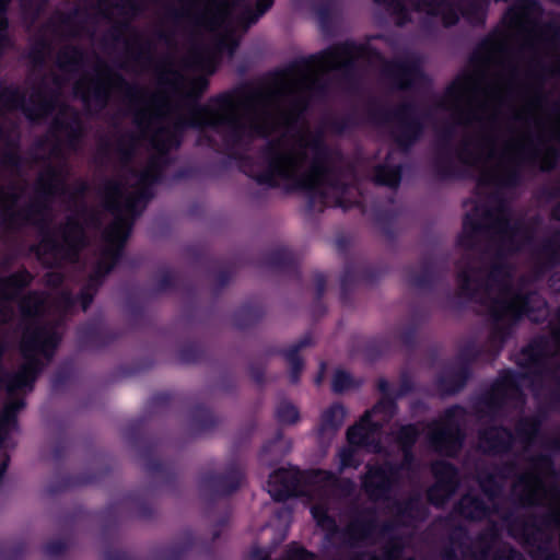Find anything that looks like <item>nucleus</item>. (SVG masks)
I'll use <instances>...</instances> for the list:
<instances>
[{
  "mask_svg": "<svg viewBox=\"0 0 560 560\" xmlns=\"http://www.w3.org/2000/svg\"><path fill=\"white\" fill-rule=\"evenodd\" d=\"M58 63L68 80L82 74L73 90L89 110L103 108L112 93L130 96L138 129L153 151L140 171L135 170L130 156H126L122 178L109 182L105 187V203L113 222L104 231L94 273L81 292L82 310L92 302L98 279L119 259L133 219L152 197V186L166 163L165 153L179 145L185 128H208L226 142L276 132L279 137L269 144L266 165L253 176L265 184L285 180L295 187L313 189L325 205L348 209L358 202V189L346 187L340 177L328 170L327 151L320 136L298 121L311 93L322 89L331 72L350 73L365 66H382L385 74L401 89L423 79L419 63L413 59L385 63L369 45L343 43L290 66L269 86L250 92H225L198 106L196 101L208 85L205 75L187 78L179 72H170L161 77L163 86L149 94L142 90L133 91L101 60H96L91 73H85L82 52L77 48H66Z\"/></svg>",
  "mask_w": 560,
  "mask_h": 560,
  "instance_id": "f257e3e1",
  "label": "nucleus"
},
{
  "mask_svg": "<svg viewBox=\"0 0 560 560\" xmlns=\"http://www.w3.org/2000/svg\"><path fill=\"white\" fill-rule=\"evenodd\" d=\"M524 46L525 2L518 1L482 43L480 68L457 77L439 104L454 122L478 127L457 150L458 161L477 182L459 240L466 248L485 243L489 253L508 254L524 244L522 222L495 194L514 186L523 173L525 88L518 55Z\"/></svg>",
  "mask_w": 560,
  "mask_h": 560,
  "instance_id": "f03ea898",
  "label": "nucleus"
},
{
  "mask_svg": "<svg viewBox=\"0 0 560 560\" xmlns=\"http://www.w3.org/2000/svg\"><path fill=\"white\" fill-rule=\"evenodd\" d=\"M0 108L5 110L21 109L31 120H37L52 114L56 117L51 127L55 139L49 162L40 173L34 196L26 203V190L14 185L0 190V209L3 222L9 228L24 224L44 229L50 219V203L67 195L68 167L66 156L78 148L83 132L81 117L78 112L60 103L55 95H46L40 90L33 92L28 101L18 89H4L0 94Z\"/></svg>",
  "mask_w": 560,
  "mask_h": 560,
  "instance_id": "7ed1b4c3",
  "label": "nucleus"
},
{
  "mask_svg": "<svg viewBox=\"0 0 560 560\" xmlns=\"http://www.w3.org/2000/svg\"><path fill=\"white\" fill-rule=\"evenodd\" d=\"M73 304L72 294L63 289L54 292L51 296L45 298L34 293L19 302L25 319L45 314L51 318L33 319L23 334L21 348L25 362L16 373L8 376L5 381V387L10 395L24 388L32 389L37 373L43 365L40 359L48 361L60 340L58 323Z\"/></svg>",
  "mask_w": 560,
  "mask_h": 560,
  "instance_id": "20e7f679",
  "label": "nucleus"
},
{
  "mask_svg": "<svg viewBox=\"0 0 560 560\" xmlns=\"http://www.w3.org/2000/svg\"><path fill=\"white\" fill-rule=\"evenodd\" d=\"M458 281L462 292L480 302L493 320L494 340H503L521 318L525 298L515 288L510 270L494 266L490 271L475 270L469 264L460 267Z\"/></svg>",
  "mask_w": 560,
  "mask_h": 560,
  "instance_id": "39448f33",
  "label": "nucleus"
},
{
  "mask_svg": "<svg viewBox=\"0 0 560 560\" xmlns=\"http://www.w3.org/2000/svg\"><path fill=\"white\" fill-rule=\"evenodd\" d=\"M267 487L270 495L279 501L298 494L316 500L311 508L314 520L324 530L334 533L337 525L327 513V502L349 494L354 485L351 481H339L334 474L325 470H313L302 476L295 470L280 469L270 475Z\"/></svg>",
  "mask_w": 560,
  "mask_h": 560,
  "instance_id": "423d86ee",
  "label": "nucleus"
},
{
  "mask_svg": "<svg viewBox=\"0 0 560 560\" xmlns=\"http://www.w3.org/2000/svg\"><path fill=\"white\" fill-rule=\"evenodd\" d=\"M396 410L393 400L384 398L377 405L364 413L361 420L348 429V445L338 454V468L343 471L347 468H358L362 460V447L374 453L383 452L381 429L394 416Z\"/></svg>",
  "mask_w": 560,
  "mask_h": 560,
  "instance_id": "0eeeda50",
  "label": "nucleus"
},
{
  "mask_svg": "<svg viewBox=\"0 0 560 560\" xmlns=\"http://www.w3.org/2000/svg\"><path fill=\"white\" fill-rule=\"evenodd\" d=\"M378 3L387 5L395 16L396 23L402 25L412 21L413 14L428 23H441L443 26L454 25L459 13L466 16L470 22H480L483 10L480 3L474 2L470 10H459L448 0H419L408 2L407 0H375Z\"/></svg>",
  "mask_w": 560,
  "mask_h": 560,
  "instance_id": "6e6552de",
  "label": "nucleus"
},
{
  "mask_svg": "<svg viewBox=\"0 0 560 560\" xmlns=\"http://www.w3.org/2000/svg\"><path fill=\"white\" fill-rule=\"evenodd\" d=\"M418 434L419 430L415 425H404L397 432L395 440L404 454V463L400 467H393L387 463L383 466H368V472L363 478V487L373 500L387 499L402 475L405 472L409 474L412 459L410 448Z\"/></svg>",
  "mask_w": 560,
  "mask_h": 560,
  "instance_id": "1a4fd4ad",
  "label": "nucleus"
},
{
  "mask_svg": "<svg viewBox=\"0 0 560 560\" xmlns=\"http://www.w3.org/2000/svg\"><path fill=\"white\" fill-rule=\"evenodd\" d=\"M85 232L77 219H69L57 238L45 237L38 247L44 264L60 265L78 259L79 249L84 245Z\"/></svg>",
  "mask_w": 560,
  "mask_h": 560,
  "instance_id": "9d476101",
  "label": "nucleus"
},
{
  "mask_svg": "<svg viewBox=\"0 0 560 560\" xmlns=\"http://www.w3.org/2000/svg\"><path fill=\"white\" fill-rule=\"evenodd\" d=\"M465 410L455 406L445 411L443 417L428 427L431 446L439 453L453 456L462 446L460 424Z\"/></svg>",
  "mask_w": 560,
  "mask_h": 560,
  "instance_id": "9b49d317",
  "label": "nucleus"
},
{
  "mask_svg": "<svg viewBox=\"0 0 560 560\" xmlns=\"http://www.w3.org/2000/svg\"><path fill=\"white\" fill-rule=\"evenodd\" d=\"M432 471L436 478L435 485L429 490V500L435 505H442L457 487V472L444 460L433 464Z\"/></svg>",
  "mask_w": 560,
  "mask_h": 560,
  "instance_id": "f8f14e48",
  "label": "nucleus"
},
{
  "mask_svg": "<svg viewBox=\"0 0 560 560\" xmlns=\"http://www.w3.org/2000/svg\"><path fill=\"white\" fill-rule=\"evenodd\" d=\"M396 141L407 147L421 132L423 119L413 105H404L395 113Z\"/></svg>",
  "mask_w": 560,
  "mask_h": 560,
  "instance_id": "ddd939ff",
  "label": "nucleus"
},
{
  "mask_svg": "<svg viewBox=\"0 0 560 560\" xmlns=\"http://www.w3.org/2000/svg\"><path fill=\"white\" fill-rule=\"evenodd\" d=\"M233 9L229 0H208L197 22L210 31H219L230 21Z\"/></svg>",
  "mask_w": 560,
  "mask_h": 560,
  "instance_id": "4468645a",
  "label": "nucleus"
},
{
  "mask_svg": "<svg viewBox=\"0 0 560 560\" xmlns=\"http://www.w3.org/2000/svg\"><path fill=\"white\" fill-rule=\"evenodd\" d=\"M514 436L503 428H490L479 438V447L488 453H504L513 447Z\"/></svg>",
  "mask_w": 560,
  "mask_h": 560,
  "instance_id": "2eb2a0df",
  "label": "nucleus"
},
{
  "mask_svg": "<svg viewBox=\"0 0 560 560\" xmlns=\"http://www.w3.org/2000/svg\"><path fill=\"white\" fill-rule=\"evenodd\" d=\"M517 394L515 376L509 373L495 382L489 397H487V404L491 410H494L514 399Z\"/></svg>",
  "mask_w": 560,
  "mask_h": 560,
  "instance_id": "dca6fc26",
  "label": "nucleus"
},
{
  "mask_svg": "<svg viewBox=\"0 0 560 560\" xmlns=\"http://www.w3.org/2000/svg\"><path fill=\"white\" fill-rule=\"evenodd\" d=\"M346 410L341 405H332L325 410L320 418L318 434L322 439H330L342 425Z\"/></svg>",
  "mask_w": 560,
  "mask_h": 560,
  "instance_id": "f3484780",
  "label": "nucleus"
},
{
  "mask_svg": "<svg viewBox=\"0 0 560 560\" xmlns=\"http://www.w3.org/2000/svg\"><path fill=\"white\" fill-rule=\"evenodd\" d=\"M458 512L466 518L480 520L489 515L488 509L477 498L465 495L458 504Z\"/></svg>",
  "mask_w": 560,
  "mask_h": 560,
  "instance_id": "a211bd4d",
  "label": "nucleus"
},
{
  "mask_svg": "<svg viewBox=\"0 0 560 560\" xmlns=\"http://www.w3.org/2000/svg\"><path fill=\"white\" fill-rule=\"evenodd\" d=\"M377 530L374 522L358 518L348 526L347 534L350 540L362 541L374 537Z\"/></svg>",
  "mask_w": 560,
  "mask_h": 560,
  "instance_id": "6ab92c4d",
  "label": "nucleus"
},
{
  "mask_svg": "<svg viewBox=\"0 0 560 560\" xmlns=\"http://www.w3.org/2000/svg\"><path fill=\"white\" fill-rule=\"evenodd\" d=\"M272 5V0H257V13H253L249 8H246L241 16L238 18L237 23L246 30L249 25L254 24L267 10H269Z\"/></svg>",
  "mask_w": 560,
  "mask_h": 560,
  "instance_id": "aec40b11",
  "label": "nucleus"
},
{
  "mask_svg": "<svg viewBox=\"0 0 560 560\" xmlns=\"http://www.w3.org/2000/svg\"><path fill=\"white\" fill-rule=\"evenodd\" d=\"M374 177L378 184L396 187L400 182V171L387 165L378 166L375 170Z\"/></svg>",
  "mask_w": 560,
  "mask_h": 560,
  "instance_id": "412c9836",
  "label": "nucleus"
},
{
  "mask_svg": "<svg viewBox=\"0 0 560 560\" xmlns=\"http://www.w3.org/2000/svg\"><path fill=\"white\" fill-rule=\"evenodd\" d=\"M189 63L197 71L206 72L208 74L213 71V57L209 52L194 54Z\"/></svg>",
  "mask_w": 560,
  "mask_h": 560,
  "instance_id": "4be33fe9",
  "label": "nucleus"
},
{
  "mask_svg": "<svg viewBox=\"0 0 560 560\" xmlns=\"http://www.w3.org/2000/svg\"><path fill=\"white\" fill-rule=\"evenodd\" d=\"M277 417L280 422L291 424L299 419V411L290 402H282L277 409Z\"/></svg>",
  "mask_w": 560,
  "mask_h": 560,
  "instance_id": "5701e85b",
  "label": "nucleus"
},
{
  "mask_svg": "<svg viewBox=\"0 0 560 560\" xmlns=\"http://www.w3.org/2000/svg\"><path fill=\"white\" fill-rule=\"evenodd\" d=\"M354 381L352 377L342 370H337L332 378V389L337 393H341L346 389L353 387Z\"/></svg>",
  "mask_w": 560,
  "mask_h": 560,
  "instance_id": "b1692460",
  "label": "nucleus"
},
{
  "mask_svg": "<svg viewBox=\"0 0 560 560\" xmlns=\"http://www.w3.org/2000/svg\"><path fill=\"white\" fill-rule=\"evenodd\" d=\"M307 342L305 340H302L294 349L287 352L285 357L289 362V364L292 368V380L295 382L298 380L296 371L301 368L300 359L296 354L298 350L304 346H306Z\"/></svg>",
  "mask_w": 560,
  "mask_h": 560,
  "instance_id": "393cba45",
  "label": "nucleus"
},
{
  "mask_svg": "<svg viewBox=\"0 0 560 560\" xmlns=\"http://www.w3.org/2000/svg\"><path fill=\"white\" fill-rule=\"evenodd\" d=\"M8 2L9 0H0V48L2 47L3 42L5 39L4 31L7 27V20L4 16V11Z\"/></svg>",
  "mask_w": 560,
  "mask_h": 560,
  "instance_id": "a878e982",
  "label": "nucleus"
},
{
  "mask_svg": "<svg viewBox=\"0 0 560 560\" xmlns=\"http://www.w3.org/2000/svg\"><path fill=\"white\" fill-rule=\"evenodd\" d=\"M547 132L551 137L560 140V115L552 121L548 122Z\"/></svg>",
  "mask_w": 560,
  "mask_h": 560,
  "instance_id": "bb28decb",
  "label": "nucleus"
},
{
  "mask_svg": "<svg viewBox=\"0 0 560 560\" xmlns=\"http://www.w3.org/2000/svg\"><path fill=\"white\" fill-rule=\"evenodd\" d=\"M46 282L50 287H58L62 283V276L57 271H51L46 276Z\"/></svg>",
  "mask_w": 560,
  "mask_h": 560,
  "instance_id": "cd10ccee",
  "label": "nucleus"
},
{
  "mask_svg": "<svg viewBox=\"0 0 560 560\" xmlns=\"http://www.w3.org/2000/svg\"><path fill=\"white\" fill-rule=\"evenodd\" d=\"M463 384H464V378H463V376H459V381L455 386L445 387L444 390L446 393H454V392L458 390L463 386Z\"/></svg>",
  "mask_w": 560,
  "mask_h": 560,
  "instance_id": "c85d7f7f",
  "label": "nucleus"
},
{
  "mask_svg": "<svg viewBox=\"0 0 560 560\" xmlns=\"http://www.w3.org/2000/svg\"><path fill=\"white\" fill-rule=\"evenodd\" d=\"M527 124L529 122V103L527 102ZM529 161V137L527 136V162Z\"/></svg>",
  "mask_w": 560,
  "mask_h": 560,
  "instance_id": "c756f323",
  "label": "nucleus"
},
{
  "mask_svg": "<svg viewBox=\"0 0 560 560\" xmlns=\"http://www.w3.org/2000/svg\"><path fill=\"white\" fill-rule=\"evenodd\" d=\"M526 500H527V504L529 503L530 501V495H529V475L527 474V497H526Z\"/></svg>",
  "mask_w": 560,
  "mask_h": 560,
  "instance_id": "7c9ffc66",
  "label": "nucleus"
},
{
  "mask_svg": "<svg viewBox=\"0 0 560 560\" xmlns=\"http://www.w3.org/2000/svg\"><path fill=\"white\" fill-rule=\"evenodd\" d=\"M555 215L560 219V206L557 208Z\"/></svg>",
  "mask_w": 560,
  "mask_h": 560,
  "instance_id": "2f4dec72",
  "label": "nucleus"
},
{
  "mask_svg": "<svg viewBox=\"0 0 560 560\" xmlns=\"http://www.w3.org/2000/svg\"><path fill=\"white\" fill-rule=\"evenodd\" d=\"M526 38H527V46L529 45V27L527 26V35H526Z\"/></svg>",
  "mask_w": 560,
  "mask_h": 560,
  "instance_id": "473e14b6",
  "label": "nucleus"
},
{
  "mask_svg": "<svg viewBox=\"0 0 560 560\" xmlns=\"http://www.w3.org/2000/svg\"><path fill=\"white\" fill-rule=\"evenodd\" d=\"M57 86H58V89H61L62 88V83L61 82H57Z\"/></svg>",
  "mask_w": 560,
  "mask_h": 560,
  "instance_id": "72a5a7b5",
  "label": "nucleus"
},
{
  "mask_svg": "<svg viewBox=\"0 0 560 560\" xmlns=\"http://www.w3.org/2000/svg\"><path fill=\"white\" fill-rule=\"evenodd\" d=\"M317 383H320L322 382V375H319L316 380Z\"/></svg>",
  "mask_w": 560,
  "mask_h": 560,
  "instance_id": "f704fd0d",
  "label": "nucleus"
},
{
  "mask_svg": "<svg viewBox=\"0 0 560 560\" xmlns=\"http://www.w3.org/2000/svg\"><path fill=\"white\" fill-rule=\"evenodd\" d=\"M387 532H388V529H385V530L383 532V537H385V536L387 535Z\"/></svg>",
  "mask_w": 560,
  "mask_h": 560,
  "instance_id": "c9c22d12",
  "label": "nucleus"
},
{
  "mask_svg": "<svg viewBox=\"0 0 560 560\" xmlns=\"http://www.w3.org/2000/svg\"><path fill=\"white\" fill-rule=\"evenodd\" d=\"M494 495V492H490L489 497L492 498Z\"/></svg>",
  "mask_w": 560,
  "mask_h": 560,
  "instance_id": "e433bc0d",
  "label": "nucleus"
}]
</instances>
